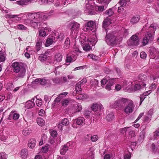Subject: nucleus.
<instances>
[{
	"label": "nucleus",
	"instance_id": "obj_45",
	"mask_svg": "<svg viewBox=\"0 0 159 159\" xmlns=\"http://www.w3.org/2000/svg\"><path fill=\"white\" fill-rule=\"evenodd\" d=\"M147 38V37L145 36L143 38L142 43L143 46L146 45L148 42H150Z\"/></svg>",
	"mask_w": 159,
	"mask_h": 159
},
{
	"label": "nucleus",
	"instance_id": "obj_30",
	"mask_svg": "<svg viewBox=\"0 0 159 159\" xmlns=\"http://www.w3.org/2000/svg\"><path fill=\"white\" fill-rule=\"evenodd\" d=\"M32 132V130L30 128L27 127L23 130L22 133L24 135L26 136L30 134Z\"/></svg>",
	"mask_w": 159,
	"mask_h": 159
},
{
	"label": "nucleus",
	"instance_id": "obj_11",
	"mask_svg": "<svg viewBox=\"0 0 159 159\" xmlns=\"http://www.w3.org/2000/svg\"><path fill=\"white\" fill-rule=\"evenodd\" d=\"M91 110L94 111H103V107L102 105L100 103H93L91 107Z\"/></svg>",
	"mask_w": 159,
	"mask_h": 159
},
{
	"label": "nucleus",
	"instance_id": "obj_43",
	"mask_svg": "<svg viewBox=\"0 0 159 159\" xmlns=\"http://www.w3.org/2000/svg\"><path fill=\"white\" fill-rule=\"evenodd\" d=\"M14 88L13 83H9L7 84V90H12Z\"/></svg>",
	"mask_w": 159,
	"mask_h": 159
},
{
	"label": "nucleus",
	"instance_id": "obj_18",
	"mask_svg": "<svg viewBox=\"0 0 159 159\" xmlns=\"http://www.w3.org/2000/svg\"><path fill=\"white\" fill-rule=\"evenodd\" d=\"M69 2L67 0H57V2L55 3L56 6H59L61 5L64 6V7L70 4Z\"/></svg>",
	"mask_w": 159,
	"mask_h": 159
},
{
	"label": "nucleus",
	"instance_id": "obj_55",
	"mask_svg": "<svg viewBox=\"0 0 159 159\" xmlns=\"http://www.w3.org/2000/svg\"><path fill=\"white\" fill-rule=\"evenodd\" d=\"M140 57L142 59H145L147 57V54L145 52H142L140 53Z\"/></svg>",
	"mask_w": 159,
	"mask_h": 159
},
{
	"label": "nucleus",
	"instance_id": "obj_3",
	"mask_svg": "<svg viewBox=\"0 0 159 159\" xmlns=\"http://www.w3.org/2000/svg\"><path fill=\"white\" fill-rule=\"evenodd\" d=\"M106 32L105 41L107 44L111 46L116 44L118 39L117 37L116 31H114L108 33H107V31H106Z\"/></svg>",
	"mask_w": 159,
	"mask_h": 159
},
{
	"label": "nucleus",
	"instance_id": "obj_9",
	"mask_svg": "<svg viewBox=\"0 0 159 159\" xmlns=\"http://www.w3.org/2000/svg\"><path fill=\"white\" fill-rule=\"evenodd\" d=\"M93 5L88 4L87 5L86 7V9L85 10V12L87 13L89 15H94L97 14L98 11L93 9Z\"/></svg>",
	"mask_w": 159,
	"mask_h": 159
},
{
	"label": "nucleus",
	"instance_id": "obj_54",
	"mask_svg": "<svg viewBox=\"0 0 159 159\" xmlns=\"http://www.w3.org/2000/svg\"><path fill=\"white\" fill-rule=\"evenodd\" d=\"M116 79V78H109L108 79L109 80L108 83L110 84H111V86L115 84V80Z\"/></svg>",
	"mask_w": 159,
	"mask_h": 159
},
{
	"label": "nucleus",
	"instance_id": "obj_33",
	"mask_svg": "<svg viewBox=\"0 0 159 159\" xmlns=\"http://www.w3.org/2000/svg\"><path fill=\"white\" fill-rule=\"evenodd\" d=\"M116 8V7H114L110 8L109 9L105 11V14L108 15L109 16L108 17H110L111 16L113 15L114 14L113 9H114L115 8Z\"/></svg>",
	"mask_w": 159,
	"mask_h": 159
},
{
	"label": "nucleus",
	"instance_id": "obj_4",
	"mask_svg": "<svg viewBox=\"0 0 159 159\" xmlns=\"http://www.w3.org/2000/svg\"><path fill=\"white\" fill-rule=\"evenodd\" d=\"M128 99L122 98L116 101L114 103L111 104V106L116 110L121 109L128 102Z\"/></svg>",
	"mask_w": 159,
	"mask_h": 159
},
{
	"label": "nucleus",
	"instance_id": "obj_16",
	"mask_svg": "<svg viewBox=\"0 0 159 159\" xmlns=\"http://www.w3.org/2000/svg\"><path fill=\"white\" fill-rule=\"evenodd\" d=\"M34 98H33L31 100L27 102L25 105V108L27 109L31 108L35 106V104L34 102Z\"/></svg>",
	"mask_w": 159,
	"mask_h": 159
},
{
	"label": "nucleus",
	"instance_id": "obj_32",
	"mask_svg": "<svg viewBox=\"0 0 159 159\" xmlns=\"http://www.w3.org/2000/svg\"><path fill=\"white\" fill-rule=\"evenodd\" d=\"M37 123L39 126H42L45 124L44 120L41 117L38 118L36 119Z\"/></svg>",
	"mask_w": 159,
	"mask_h": 159
},
{
	"label": "nucleus",
	"instance_id": "obj_41",
	"mask_svg": "<svg viewBox=\"0 0 159 159\" xmlns=\"http://www.w3.org/2000/svg\"><path fill=\"white\" fill-rule=\"evenodd\" d=\"M47 58V57L44 54H41L39 57V60L42 61H46Z\"/></svg>",
	"mask_w": 159,
	"mask_h": 159
},
{
	"label": "nucleus",
	"instance_id": "obj_19",
	"mask_svg": "<svg viewBox=\"0 0 159 159\" xmlns=\"http://www.w3.org/2000/svg\"><path fill=\"white\" fill-rule=\"evenodd\" d=\"M75 120L76 124L78 125H83L85 124V119L83 117H78Z\"/></svg>",
	"mask_w": 159,
	"mask_h": 159
},
{
	"label": "nucleus",
	"instance_id": "obj_39",
	"mask_svg": "<svg viewBox=\"0 0 159 159\" xmlns=\"http://www.w3.org/2000/svg\"><path fill=\"white\" fill-rule=\"evenodd\" d=\"M60 123L63 125L67 126L70 123L68 119L65 118L62 119L60 122Z\"/></svg>",
	"mask_w": 159,
	"mask_h": 159
},
{
	"label": "nucleus",
	"instance_id": "obj_21",
	"mask_svg": "<svg viewBox=\"0 0 159 159\" xmlns=\"http://www.w3.org/2000/svg\"><path fill=\"white\" fill-rule=\"evenodd\" d=\"M6 58V54L5 52L0 51V62H4Z\"/></svg>",
	"mask_w": 159,
	"mask_h": 159
},
{
	"label": "nucleus",
	"instance_id": "obj_29",
	"mask_svg": "<svg viewBox=\"0 0 159 159\" xmlns=\"http://www.w3.org/2000/svg\"><path fill=\"white\" fill-rule=\"evenodd\" d=\"M81 87V85H80V84L79 83L76 84L75 86V89L76 93L78 94L81 93L82 89Z\"/></svg>",
	"mask_w": 159,
	"mask_h": 159
},
{
	"label": "nucleus",
	"instance_id": "obj_51",
	"mask_svg": "<svg viewBox=\"0 0 159 159\" xmlns=\"http://www.w3.org/2000/svg\"><path fill=\"white\" fill-rule=\"evenodd\" d=\"M37 106L40 107L42 104V100L41 99H38L36 102Z\"/></svg>",
	"mask_w": 159,
	"mask_h": 159
},
{
	"label": "nucleus",
	"instance_id": "obj_14",
	"mask_svg": "<svg viewBox=\"0 0 159 159\" xmlns=\"http://www.w3.org/2000/svg\"><path fill=\"white\" fill-rule=\"evenodd\" d=\"M37 39L35 45L36 52H38L42 48V44L44 39L43 38L39 37Z\"/></svg>",
	"mask_w": 159,
	"mask_h": 159
},
{
	"label": "nucleus",
	"instance_id": "obj_48",
	"mask_svg": "<svg viewBox=\"0 0 159 159\" xmlns=\"http://www.w3.org/2000/svg\"><path fill=\"white\" fill-rule=\"evenodd\" d=\"M7 155L5 152H2L0 153V159H6Z\"/></svg>",
	"mask_w": 159,
	"mask_h": 159
},
{
	"label": "nucleus",
	"instance_id": "obj_34",
	"mask_svg": "<svg viewBox=\"0 0 159 159\" xmlns=\"http://www.w3.org/2000/svg\"><path fill=\"white\" fill-rule=\"evenodd\" d=\"M83 49L85 51H89L92 50V48L89 44L85 43L83 45Z\"/></svg>",
	"mask_w": 159,
	"mask_h": 159
},
{
	"label": "nucleus",
	"instance_id": "obj_63",
	"mask_svg": "<svg viewBox=\"0 0 159 159\" xmlns=\"http://www.w3.org/2000/svg\"><path fill=\"white\" fill-rule=\"evenodd\" d=\"M131 157V154L130 152L128 154H125L124 156V159H130Z\"/></svg>",
	"mask_w": 159,
	"mask_h": 159
},
{
	"label": "nucleus",
	"instance_id": "obj_58",
	"mask_svg": "<svg viewBox=\"0 0 159 159\" xmlns=\"http://www.w3.org/2000/svg\"><path fill=\"white\" fill-rule=\"evenodd\" d=\"M98 139V137L97 135H94L91 137V141L93 142H95Z\"/></svg>",
	"mask_w": 159,
	"mask_h": 159
},
{
	"label": "nucleus",
	"instance_id": "obj_8",
	"mask_svg": "<svg viewBox=\"0 0 159 159\" xmlns=\"http://www.w3.org/2000/svg\"><path fill=\"white\" fill-rule=\"evenodd\" d=\"M134 107L135 106L133 103V101H131L124 109V111L127 114L132 113Z\"/></svg>",
	"mask_w": 159,
	"mask_h": 159
},
{
	"label": "nucleus",
	"instance_id": "obj_13",
	"mask_svg": "<svg viewBox=\"0 0 159 159\" xmlns=\"http://www.w3.org/2000/svg\"><path fill=\"white\" fill-rule=\"evenodd\" d=\"M95 22L93 21L90 20L86 23L85 26L87 30L92 31L95 29Z\"/></svg>",
	"mask_w": 159,
	"mask_h": 159
},
{
	"label": "nucleus",
	"instance_id": "obj_27",
	"mask_svg": "<svg viewBox=\"0 0 159 159\" xmlns=\"http://www.w3.org/2000/svg\"><path fill=\"white\" fill-rule=\"evenodd\" d=\"M21 157L23 159L26 158L28 155V150L26 149H22L21 152Z\"/></svg>",
	"mask_w": 159,
	"mask_h": 159
},
{
	"label": "nucleus",
	"instance_id": "obj_1",
	"mask_svg": "<svg viewBox=\"0 0 159 159\" xmlns=\"http://www.w3.org/2000/svg\"><path fill=\"white\" fill-rule=\"evenodd\" d=\"M54 11H50L49 12L46 13L42 12L33 13H30L29 15L30 20V25L31 26L35 29L41 28L42 29L39 31V37L44 39L43 37L48 35L47 32L51 31L49 27H45L46 25L43 23V21L46 20L49 16L52 14Z\"/></svg>",
	"mask_w": 159,
	"mask_h": 159
},
{
	"label": "nucleus",
	"instance_id": "obj_26",
	"mask_svg": "<svg viewBox=\"0 0 159 159\" xmlns=\"http://www.w3.org/2000/svg\"><path fill=\"white\" fill-rule=\"evenodd\" d=\"M52 80L53 82L56 84H60L63 83L61 77H56V78H52Z\"/></svg>",
	"mask_w": 159,
	"mask_h": 159
},
{
	"label": "nucleus",
	"instance_id": "obj_15",
	"mask_svg": "<svg viewBox=\"0 0 159 159\" xmlns=\"http://www.w3.org/2000/svg\"><path fill=\"white\" fill-rule=\"evenodd\" d=\"M111 19L109 17H107L104 20L102 24V27L105 29L106 31L107 30V27L111 23Z\"/></svg>",
	"mask_w": 159,
	"mask_h": 159
},
{
	"label": "nucleus",
	"instance_id": "obj_31",
	"mask_svg": "<svg viewBox=\"0 0 159 159\" xmlns=\"http://www.w3.org/2000/svg\"><path fill=\"white\" fill-rule=\"evenodd\" d=\"M140 18L139 16H133L131 19L130 22L132 24H134L137 23L139 21Z\"/></svg>",
	"mask_w": 159,
	"mask_h": 159
},
{
	"label": "nucleus",
	"instance_id": "obj_57",
	"mask_svg": "<svg viewBox=\"0 0 159 159\" xmlns=\"http://www.w3.org/2000/svg\"><path fill=\"white\" fill-rule=\"evenodd\" d=\"M17 28L20 30H25L26 29V27L23 25L20 24L17 26Z\"/></svg>",
	"mask_w": 159,
	"mask_h": 159
},
{
	"label": "nucleus",
	"instance_id": "obj_35",
	"mask_svg": "<svg viewBox=\"0 0 159 159\" xmlns=\"http://www.w3.org/2000/svg\"><path fill=\"white\" fill-rule=\"evenodd\" d=\"M79 95L77 96L76 98L77 99L83 100L86 99L88 97L87 95L85 94H78Z\"/></svg>",
	"mask_w": 159,
	"mask_h": 159
},
{
	"label": "nucleus",
	"instance_id": "obj_6",
	"mask_svg": "<svg viewBox=\"0 0 159 159\" xmlns=\"http://www.w3.org/2000/svg\"><path fill=\"white\" fill-rule=\"evenodd\" d=\"M139 39L136 34L133 35L130 38L128 42V45L132 46H137L139 43Z\"/></svg>",
	"mask_w": 159,
	"mask_h": 159
},
{
	"label": "nucleus",
	"instance_id": "obj_44",
	"mask_svg": "<svg viewBox=\"0 0 159 159\" xmlns=\"http://www.w3.org/2000/svg\"><path fill=\"white\" fill-rule=\"evenodd\" d=\"M15 112L13 111L12 118L14 120H17L19 117L20 115L18 113H15Z\"/></svg>",
	"mask_w": 159,
	"mask_h": 159
},
{
	"label": "nucleus",
	"instance_id": "obj_62",
	"mask_svg": "<svg viewBox=\"0 0 159 159\" xmlns=\"http://www.w3.org/2000/svg\"><path fill=\"white\" fill-rule=\"evenodd\" d=\"M48 145L45 146L44 147H43L42 148V150L43 152H47L48 151Z\"/></svg>",
	"mask_w": 159,
	"mask_h": 159
},
{
	"label": "nucleus",
	"instance_id": "obj_25",
	"mask_svg": "<svg viewBox=\"0 0 159 159\" xmlns=\"http://www.w3.org/2000/svg\"><path fill=\"white\" fill-rule=\"evenodd\" d=\"M145 36L147 37V38L150 42L153 41L154 37V34L153 33L148 32Z\"/></svg>",
	"mask_w": 159,
	"mask_h": 159
},
{
	"label": "nucleus",
	"instance_id": "obj_2",
	"mask_svg": "<svg viewBox=\"0 0 159 159\" xmlns=\"http://www.w3.org/2000/svg\"><path fill=\"white\" fill-rule=\"evenodd\" d=\"M13 68V71L16 73L19 72L18 76L20 78L23 77L25 76L26 72L25 65L22 63H19L18 62H15L11 65Z\"/></svg>",
	"mask_w": 159,
	"mask_h": 159
},
{
	"label": "nucleus",
	"instance_id": "obj_38",
	"mask_svg": "<svg viewBox=\"0 0 159 159\" xmlns=\"http://www.w3.org/2000/svg\"><path fill=\"white\" fill-rule=\"evenodd\" d=\"M153 138L154 140H158L159 139V129L154 133Z\"/></svg>",
	"mask_w": 159,
	"mask_h": 159
},
{
	"label": "nucleus",
	"instance_id": "obj_42",
	"mask_svg": "<svg viewBox=\"0 0 159 159\" xmlns=\"http://www.w3.org/2000/svg\"><path fill=\"white\" fill-rule=\"evenodd\" d=\"M64 38V35L62 33H59L57 36V39L59 41H62Z\"/></svg>",
	"mask_w": 159,
	"mask_h": 159
},
{
	"label": "nucleus",
	"instance_id": "obj_49",
	"mask_svg": "<svg viewBox=\"0 0 159 159\" xmlns=\"http://www.w3.org/2000/svg\"><path fill=\"white\" fill-rule=\"evenodd\" d=\"M69 103V100L67 99L63 100L61 102V104L63 106L66 107Z\"/></svg>",
	"mask_w": 159,
	"mask_h": 159
},
{
	"label": "nucleus",
	"instance_id": "obj_22",
	"mask_svg": "<svg viewBox=\"0 0 159 159\" xmlns=\"http://www.w3.org/2000/svg\"><path fill=\"white\" fill-rule=\"evenodd\" d=\"M121 132L123 134L126 135L127 133H131L133 131L130 129V127H125L121 129Z\"/></svg>",
	"mask_w": 159,
	"mask_h": 159
},
{
	"label": "nucleus",
	"instance_id": "obj_10",
	"mask_svg": "<svg viewBox=\"0 0 159 159\" xmlns=\"http://www.w3.org/2000/svg\"><path fill=\"white\" fill-rule=\"evenodd\" d=\"M150 57L151 59H154L157 57L156 59L158 58L159 52L157 49L155 48H152L149 51Z\"/></svg>",
	"mask_w": 159,
	"mask_h": 159
},
{
	"label": "nucleus",
	"instance_id": "obj_20",
	"mask_svg": "<svg viewBox=\"0 0 159 159\" xmlns=\"http://www.w3.org/2000/svg\"><path fill=\"white\" fill-rule=\"evenodd\" d=\"M36 141L35 139L32 138L30 139L28 143V146L31 148H33L35 146Z\"/></svg>",
	"mask_w": 159,
	"mask_h": 159
},
{
	"label": "nucleus",
	"instance_id": "obj_24",
	"mask_svg": "<svg viewBox=\"0 0 159 159\" xmlns=\"http://www.w3.org/2000/svg\"><path fill=\"white\" fill-rule=\"evenodd\" d=\"M138 78L139 80L141 81L140 82H144L146 83L145 81L147 78L146 75L143 74H140L138 76Z\"/></svg>",
	"mask_w": 159,
	"mask_h": 159
},
{
	"label": "nucleus",
	"instance_id": "obj_7",
	"mask_svg": "<svg viewBox=\"0 0 159 159\" xmlns=\"http://www.w3.org/2000/svg\"><path fill=\"white\" fill-rule=\"evenodd\" d=\"M146 85V84L144 82H140L139 84H135L134 86H132L131 89L134 92L140 91L143 89Z\"/></svg>",
	"mask_w": 159,
	"mask_h": 159
},
{
	"label": "nucleus",
	"instance_id": "obj_40",
	"mask_svg": "<svg viewBox=\"0 0 159 159\" xmlns=\"http://www.w3.org/2000/svg\"><path fill=\"white\" fill-rule=\"evenodd\" d=\"M98 80L95 79H94L92 82H91L92 87H95L96 89H97L98 87Z\"/></svg>",
	"mask_w": 159,
	"mask_h": 159
},
{
	"label": "nucleus",
	"instance_id": "obj_53",
	"mask_svg": "<svg viewBox=\"0 0 159 159\" xmlns=\"http://www.w3.org/2000/svg\"><path fill=\"white\" fill-rule=\"evenodd\" d=\"M47 80L43 78L41 79L40 80L39 84L44 85H45L47 83Z\"/></svg>",
	"mask_w": 159,
	"mask_h": 159
},
{
	"label": "nucleus",
	"instance_id": "obj_56",
	"mask_svg": "<svg viewBox=\"0 0 159 159\" xmlns=\"http://www.w3.org/2000/svg\"><path fill=\"white\" fill-rule=\"evenodd\" d=\"M151 117H150L149 116L147 115L144 118V122L148 123L151 120Z\"/></svg>",
	"mask_w": 159,
	"mask_h": 159
},
{
	"label": "nucleus",
	"instance_id": "obj_50",
	"mask_svg": "<svg viewBox=\"0 0 159 159\" xmlns=\"http://www.w3.org/2000/svg\"><path fill=\"white\" fill-rule=\"evenodd\" d=\"M19 16L18 15H12L11 14H8L6 15V17L9 18H15L18 16Z\"/></svg>",
	"mask_w": 159,
	"mask_h": 159
},
{
	"label": "nucleus",
	"instance_id": "obj_17",
	"mask_svg": "<svg viewBox=\"0 0 159 159\" xmlns=\"http://www.w3.org/2000/svg\"><path fill=\"white\" fill-rule=\"evenodd\" d=\"M70 142H69L67 143L66 144H65L64 146L61 148L60 150V152L61 155H64L66 153L67 151L69 149V147L70 146Z\"/></svg>",
	"mask_w": 159,
	"mask_h": 159
},
{
	"label": "nucleus",
	"instance_id": "obj_60",
	"mask_svg": "<svg viewBox=\"0 0 159 159\" xmlns=\"http://www.w3.org/2000/svg\"><path fill=\"white\" fill-rule=\"evenodd\" d=\"M151 92L152 90H150L143 93L141 94L146 97L148 95L151 93Z\"/></svg>",
	"mask_w": 159,
	"mask_h": 159
},
{
	"label": "nucleus",
	"instance_id": "obj_37",
	"mask_svg": "<svg viewBox=\"0 0 159 159\" xmlns=\"http://www.w3.org/2000/svg\"><path fill=\"white\" fill-rule=\"evenodd\" d=\"M74 109L75 112H79L82 110V107L80 104H76L75 105Z\"/></svg>",
	"mask_w": 159,
	"mask_h": 159
},
{
	"label": "nucleus",
	"instance_id": "obj_36",
	"mask_svg": "<svg viewBox=\"0 0 159 159\" xmlns=\"http://www.w3.org/2000/svg\"><path fill=\"white\" fill-rule=\"evenodd\" d=\"M114 118V115L112 112H111L108 114L106 117L107 120L110 121L112 120Z\"/></svg>",
	"mask_w": 159,
	"mask_h": 159
},
{
	"label": "nucleus",
	"instance_id": "obj_12",
	"mask_svg": "<svg viewBox=\"0 0 159 159\" xmlns=\"http://www.w3.org/2000/svg\"><path fill=\"white\" fill-rule=\"evenodd\" d=\"M56 41L55 36L53 35H51L46 39L45 46L46 47L52 45L53 42H55Z\"/></svg>",
	"mask_w": 159,
	"mask_h": 159
},
{
	"label": "nucleus",
	"instance_id": "obj_47",
	"mask_svg": "<svg viewBox=\"0 0 159 159\" xmlns=\"http://www.w3.org/2000/svg\"><path fill=\"white\" fill-rule=\"evenodd\" d=\"M88 57L89 58H91L93 60H94L97 61L98 59V57L96 55H94L93 54H89L88 55Z\"/></svg>",
	"mask_w": 159,
	"mask_h": 159
},
{
	"label": "nucleus",
	"instance_id": "obj_46",
	"mask_svg": "<svg viewBox=\"0 0 159 159\" xmlns=\"http://www.w3.org/2000/svg\"><path fill=\"white\" fill-rule=\"evenodd\" d=\"M110 79V77L109 76H106L105 78L102 80L101 81V84L102 85H104L105 84L108 82V79Z\"/></svg>",
	"mask_w": 159,
	"mask_h": 159
},
{
	"label": "nucleus",
	"instance_id": "obj_52",
	"mask_svg": "<svg viewBox=\"0 0 159 159\" xmlns=\"http://www.w3.org/2000/svg\"><path fill=\"white\" fill-rule=\"evenodd\" d=\"M90 112L88 110H85L84 112V115L87 118H89L90 116Z\"/></svg>",
	"mask_w": 159,
	"mask_h": 159
},
{
	"label": "nucleus",
	"instance_id": "obj_23",
	"mask_svg": "<svg viewBox=\"0 0 159 159\" xmlns=\"http://www.w3.org/2000/svg\"><path fill=\"white\" fill-rule=\"evenodd\" d=\"M30 2V0H20L17 1L16 3L18 5L23 6L24 5H27Z\"/></svg>",
	"mask_w": 159,
	"mask_h": 159
},
{
	"label": "nucleus",
	"instance_id": "obj_61",
	"mask_svg": "<svg viewBox=\"0 0 159 159\" xmlns=\"http://www.w3.org/2000/svg\"><path fill=\"white\" fill-rule=\"evenodd\" d=\"M139 98L140 99L139 105H140L142 104V103L143 102L145 99V98H146V97H144V96H143L141 94L140 95V96L139 97Z\"/></svg>",
	"mask_w": 159,
	"mask_h": 159
},
{
	"label": "nucleus",
	"instance_id": "obj_59",
	"mask_svg": "<svg viewBox=\"0 0 159 159\" xmlns=\"http://www.w3.org/2000/svg\"><path fill=\"white\" fill-rule=\"evenodd\" d=\"M72 59L71 56H68V55L66 56V62L70 63L72 62Z\"/></svg>",
	"mask_w": 159,
	"mask_h": 159
},
{
	"label": "nucleus",
	"instance_id": "obj_5",
	"mask_svg": "<svg viewBox=\"0 0 159 159\" xmlns=\"http://www.w3.org/2000/svg\"><path fill=\"white\" fill-rule=\"evenodd\" d=\"M69 25L70 27L71 33L73 34L74 32V34L77 33L79 30L80 24L75 21H72L70 22Z\"/></svg>",
	"mask_w": 159,
	"mask_h": 159
},
{
	"label": "nucleus",
	"instance_id": "obj_28",
	"mask_svg": "<svg viewBox=\"0 0 159 159\" xmlns=\"http://www.w3.org/2000/svg\"><path fill=\"white\" fill-rule=\"evenodd\" d=\"M62 56L61 54L60 53H57L55 56V61L57 62H61L62 59Z\"/></svg>",
	"mask_w": 159,
	"mask_h": 159
},
{
	"label": "nucleus",
	"instance_id": "obj_64",
	"mask_svg": "<svg viewBox=\"0 0 159 159\" xmlns=\"http://www.w3.org/2000/svg\"><path fill=\"white\" fill-rule=\"evenodd\" d=\"M51 135V136L53 137V138L56 137V136L57 135V133L56 131V130H53L52 131Z\"/></svg>",
	"mask_w": 159,
	"mask_h": 159
}]
</instances>
